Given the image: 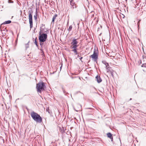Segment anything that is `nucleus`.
Segmentation results:
<instances>
[{"label":"nucleus","instance_id":"obj_1","mask_svg":"<svg viewBox=\"0 0 146 146\" xmlns=\"http://www.w3.org/2000/svg\"><path fill=\"white\" fill-rule=\"evenodd\" d=\"M30 115L33 119L37 123H40L42 121V118L40 115L34 111L31 112Z\"/></svg>","mask_w":146,"mask_h":146},{"label":"nucleus","instance_id":"obj_2","mask_svg":"<svg viewBox=\"0 0 146 146\" xmlns=\"http://www.w3.org/2000/svg\"><path fill=\"white\" fill-rule=\"evenodd\" d=\"M45 86L44 82H40L36 84V88L37 92L41 93L42 91L44 90V88Z\"/></svg>","mask_w":146,"mask_h":146},{"label":"nucleus","instance_id":"obj_3","mask_svg":"<svg viewBox=\"0 0 146 146\" xmlns=\"http://www.w3.org/2000/svg\"><path fill=\"white\" fill-rule=\"evenodd\" d=\"M39 41L44 42L46 40L47 35L46 34L44 33L42 31L39 32Z\"/></svg>","mask_w":146,"mask_h":146},{"label":"nucleus","instance_id":"obj_4","mask_svg":"<svg viewBox=\"0 0 146 146\" xmlns=\"http://www.w3.org/2000/svg\"><path fill=\"white\" fill-rule=\"evenodd\" d=\"M31 12V11H29V23L30 24V28H32L33 27V20H32V15Z\"/></svg>","mask_w":146,"mask_h":146},{"label":"nucleus","instance_id":"obj_5","mask_svg":"<svg viewBox=\"0 0 146 146\" xmlns=\"http://www.w3.org/2000/svg\"><path fill=\"white\" fill-rule=\"evenodd\" d=\"M95 61H96L98 59V54L96 52V50H94L93 54L91 55L90 56Z\"/></svg>","mask_w":146,"mask_h":146},{"label":"nucleus","instance_id":"obj_6","mask_svg":"<svg viewBox=\"0 0 146 146\" xmlns=\"http://www.w3.org/2000/svg\"><path fill=\"white\" fill-rule=\"evenodd\" d=\"M78 42L77 40V39L74 38L72 40V42H71V45H77Z\"/></svg>","mask_w":146,"mask_h":146},{"label":"nucleus","instance_id":"obj_7","mask_svg":"<svg viewBox=\"0 0 146 146\" xmlns=\"http://www.w3.org/2000/svg\"><path fill=\"white\" fill-rule=\"evenodd\" d=\"M96 80L98 83L101 82L102 81V80L100 76L97 75L96 77Z\"/></svg>","mask_w":146,"mask_h":146},{"label":"nucleus","instance_id":"obj_8","mask_svg":"<svg viewBox=\"0 0 146 146\" xmlns=\"http://www.w3.org/2000/svg\"><path fill=\"white\" fill-rule=\"evenodd\" d=\"M102 62L105 65L106 69L108 70L107 71L108 72V70H109L108 69L109 68V66L108 64L105 61H103Z\"/></svg>","mask_w":146,"mask_h":146},{"label":"nucleus","instance_id":"obj_9","mask_svg":"<svg viewBox=\"0 0 146 146\" xmlns=\"http://www.w3.org/2000/svg\"><path fill=\"white\" fill-rule=\"evenodd\" d=\"M58 15L57 14H55L53 17L52 19V20L51 23H53V24L54 23V22L55 21V20L56 19V17H57Z\"/></svg>","mask_w":146,"mask_h":146},{"label":"nucleus","instance_id":"obj_10","mask_svg":"<svg viewBox=\"0 0 146 146\" xmlns=\"http://www.w3.org/2000/svg\"><path fill=\"white\" fill-rule=\"evenodd\" d=\"M72 51L73 52L75 55H77L78 54L77 52V49H72Z\"/></svg>","mask_w":146,"mask_h":146},{"label":"nucleus","instance_id":"obj_11","mask_svg":"<svg viewBox=\"0 0 146 146\" xmlns=\"http://www.w3.org/2000/svg\"><path fill=\"white\" fill-rule=\"evenodd\" d=\"M78 45H71L70 48L71 49H77V47H78Z\"/></svg>","mask_w":146,"mask_h":146},{"label":"nucleus","instance_id":"obj_12","mask_svg":"<svg viewBox=\"0 0 146 146\" xmlns=\"http://www.w3.org/2000/svg\"><path fill=\"white\" fill-rule=\"evenodd\" d=\"M29 41L28 42V43L25 44V47L26 49H27V48L29 47Z\"/></svg>","mask_w":146,"mask_h":146},{"label":"nucleus","instance_id":"obj_13","mask_svg":"<svg viewBox=\"0 0 146 146\" xmlns=\"http://www.w3.org/2000/svg\"><path fill=\"white\" fill-rule=\"evenodd\" d=\"M72 25H71L69 27L68 29L69 32L70 31L72 30Z\"/></svg>","mask_w":146,"mask_h":146},{"label":"nucleus","instance_id":"obj_14","mask_svg":"<svg viewBox=\"0 0 146 146\" xmlns=\"http://www.w3.org/2000/svg\"><path fill=\"white\" fill-rule=\"evenodd\" d=\"M11 22V21L10 20L6 21L4 23V24H7L10 23Z\"/></svg>","mask_w":146,"mask_h":146},{"label":"nucleus","instance_id":"obj_15","mask_svg":"<svg viewBox=\"0 0 146 146\" xmlns=\"http://www.w3.org/2000/svg\"><path fill=\"white\" fill-rule=\"evenodd\" d=\"M108 137H112V135L110 133H108L107 134Z\"/></svg>","mask_w":146,"mask_h":146},{"label":"nucleus","instance_id":"obj_16","mask_svg":"<svg viewBox=\"0 0 146 146\" xmlns=\"http://www.w3.org/2000/svg\"><path fill=\"white\" fill-rule=\"evenodd\" d=\"M46 111H47L49 114L51 113V112L50 111L48 107L46 108Z\"/></svg>","mask_w":146,"mask_h":146},{"label":"nucleus","instance_id":"obj_17","mask_svg":"<svg viewBox=\"0 0 146 146\" xmlns=\"http://www.w3.org/2000/svg\"><path fill=\"white\" fill-rule=\"evenodd\" d=\"M34 18L35 20H36L37 19V13H36L35 15L34 16Z\"/></svg>","mask_w":146,"mask_h":146},{"label":"nucleus","instance_id":"obj_18","mask_svg":"<svg viewBox=\"0 0 146 146\" xmlns=\"http://www.w3.org/2000/svg\"><path fill=\"white\" fill-rule=\"evenodd\" d=\"M40 44L41 46H42L43 45V42L41 41H39Z\"/></svg>","mask_w":146,"mask_h":146},{"label":"nucleus","instance_id":"obj_19","mask_svg":"<svg viewBox=\"0 0 146 146\" xmlns=\"http://www.w3.org/2000/svg\"><path fill=\"white\" fill-rule=\"evenodd\" d=\"M34 43H35V44L37 46H38V44H37V42L36 40V38L35 39V40Z\"/></svg>","mask_w":146,"mask_h":146},{"label":"nucleus","instance_id":"obj_20","mask_svg":"<svg viewBox=\"0 0 146 146\" xmlns=\"http://www.w3.org/2000/svg\"><path fill=\"white\" fill-rule=\"evenodd\" d=\"M8 2L9 3H12L13 2L11 0H8Z\"/></svg>","mask_w":146,"mask_h":146},{"label":"nucleus","instance_id":"obj_21","mask_svg":"<svg viewBox=\"0 0 146 146\" xmlns=\"http://www.w3.org/2000/svg\"><path fill=\"white\" fill-rule=\"evenodd\" d=\"M70 4L71 5H73V3H72V1L71 0L70 1Z\"/></svg>","mask_w":146,"mask_h":146},{"label":"nucleus","instance_id":"obj_22","mask_svg":"<svg viewBox=\"0 0 146 146\" xmlns=\"http://www.w3.org/2000/svg\"><path fill=\"white\" fill-rule=\"evenodd\" d=\"M140 20L139 21H138V23H137V25H138V27H139V22H140Z\"/></svg>","mask_w":146,"mask_h":146},{"label":"nucleus","instance_id":"obj_23","mask_svg":"<svg viewBox=\"0 0 146 146\" xmlns=\"http://www.w3.org/2000/svg\"><path fill=\"white\" fill-rule=\"evenodd\" d=\"M110 139H111V141H113V137H110Z\"/></svg>","mask_w":146,"mask_h":146},{"label":"nucleus","instance_id":"obj_24","mask_svg":"<svg viewBox=\"0 0 146 146\" xmlns=\"http://www.w3.org/2000/svg\"><path fill=\"white\" fill-rule=\"evenodd\" d=\"M68 24H69V19H68V21L67 23V25L68 26Z\"/></svg>","mask_w":146,"mask_h":146},{"label":"nucleus","instance_id":"obj_25","mask_svg":"<svg viewBox=\"0 0 146 146\" xmlns=\"http://www.w3.org/2000/svg\"><path fill=\"white\" fill-rule=\"evenodd\" d=\"M82 58H83L82 57H81L80 58V60H81Z\"/></svg>","mask_w":146,"mask_h":146},{"label":"nucleus","instance_id":"obj_26","mask_svg":"<svg viewBox=\"0 0 146 146\" xmlns=\"http://www.w3.org/2000/svg\"><path fill=\"white\" fill-rule=\"evenodd\" d=\"M80 57V56H79V55H78V57Z\"/></svg>","mask_w":146,"mask_h":146},{"label":"nucleus","instance_id":"obj_27","mask_svg":"<svg viewBox=\"0 0 146 146\" xmlns=\"http://www.w3.org/2000/svg\"><path fill=\"white\" fill-rule=\"evenodd\" d=\"M131 98H130V100H131Z\"/></svg>","mask_w":146,"mask_h":146},{"label":"nucleus","instance_id":"obj_28","mask_svg":"<svg viewBox=\"0 0 146 146\" xmlns=\"http://www.w3.org/2000/svg\"><path fill=\"white\" fill-rule=\"evenodd\" d=\"M69 140L70 141V139H69Z\"/></svg>","mask_w":146,"mask_h":146}]
</instances>
